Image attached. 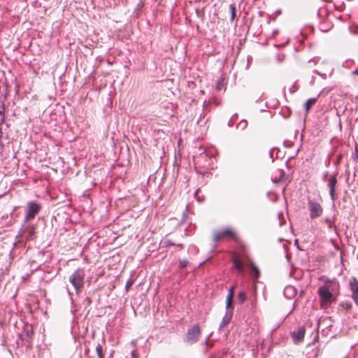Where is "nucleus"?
Returning <instances> with one entry per match:
<instances>
[{"mask_svg": "<svg viewBox=\"0 0 358 358\" xmlns=\"http://www.w3.org/2000/svg\"><path fill=\"white\" fill-rule=\"evenodd\" d=\"M338 290V288L328 285H322L318 288L319 303L322 310H327L336 301Z\"/></svg>", "mask_w": 358, "mask_h": 358, "instance_id": "f257e3e1", "label": "nucleus"}, {"mask_svg": "<svg viewBox=\"0 0 358 358\" xmlns=\"http://www.w3.org/2000/svg\"><path fill=\"white\" fill-rule=\"evenodd\" d=\"M231 240L242 245L243 242L236 231L231 228H227L221 231H216L213 234V241L215 243L223 241Z\"/></svg>", "mask_w": 358, "mask_h": 358, "instance_id": "f03ea898", "label": "nucleus"}, {"mask_svg": "<svg viewBox=\"0 0 358 358\" xmlns=\"http://www.w3.org/2000/svg\"><path fill=\"white\" fill-rule=\"evenodd\" d=\"M85 272L83 269L76 270L69 278V281L78 294L84 283Z\"/></svg>", "mask_w": 358, "mask_h": 358, "instance_id": "7ed1b4c3", "label": "nucleus"}, {"mask_svg": "<svg viewBox=\"0 0 358 358\" xmlns=\"http://www.w3.org/2000/svg\"><path fill=\"white\" fill-rule=\"evenodd\" d=\"M201 336V329L198 324H194L191 329H189L186 334L184 339V343L187 345H192L198 341L199 338Z\"/></svg>", "mask_w": 358, "mask_h": 358, "instance_id": "20e7f679", "label": "nucleus"}, {"mask_svg": "<svg viewBox=\"0 0 358 358\" xmlns=\"http://www.w3.org/2000/svg\"><path fill=\"white\" fill-rule=\"evenodd\" d=\"M308 207L310 211V217L311 219L318 217L322 214V207L318 202L309 200L308 203Z\"/></svg>", "mask_w": 358, "mask_h": 358, "instance_id": "39448f33", "label": "nucleus"}, {"mask_svg": "<svg viewBox=\"0 0 358 358\" xmlns=\"http://www.w3.org/2000/svg\"><path fill=\"white\" fill-rule=\"evenodd\" d=\"M27 214L25 216V220L27 222L34 218L41 209V206L34 201H31L27 203Z\"/></svg>", "mask_w": 358, "mask_h": 358, "instance_id": "423d86ee", "label": "nucleus"}, {"mask_svg": "<svg viewBox=\"0 0 358 358\" xmlns=\"http://www.w3.org/2000/svg\"><path fill=\"white\" fill-rule=\"evenodd\" d=\"M337 184V178L335 175H332L328 179V187L329 188V194L333 201H335L336 197V187Z\"/></svg>", "mask_w": 358, "mask_h": 358, "instance_id": "0eeeda50", "label": "nucleus"}, {"mask_svg": "<svg viewBox=\"0 0 358 358\" xmlns=\"http://www.w3.org/2000/svg\"><path fill=\"white\" fill-rule=\"evenodd\" d=\"M350 287L352 292V297L358 304V280L355 278H352L350 280Z\"/></svg>", "mask_w": 358, "mask_h": 358, "instance_id": "6e6552de", "label": "nucleus"}, {"mask_svg": "<svg viewBox=\"0 0 358 358\" xmlns=\"http://www.w3.org/2000/svg\"><path fill=\"white\" fill-rule=\"evenodd\" d=\"M306 329L303 327H300L296 331L292 332V338L295 343H301L303 341Z\"/></svg>", "mask_w": 358, "mask_h": 358, "instance_id": "1a4fd4ad", "label": "nucleus"}, {"mask_svg": "<svg viewBox=\"0 0 358 358\" xmlns=\"http://www.w3.org/2000/svg\"><path fill=\"white\" fill-rule=\"evenodd\" d=\"M232 262L234 267L238 271V273H242L244 271V266L237 255H234L232 257Z\"/></svg>", "mask_w": 358, "mask_h": 358, "instance_id": "9d476101", "label": "nucleus"}, {"mask_svg": "<svg viewBox=\"0 0 358 358\" xmlns=\"http://www.w3.org/2000/svg\"><path fill=\"white\" fill-rule=\"evenodd\" d=\"M320 280L324 282L323 285H328L330 287H336L339 289V284L335 280H330L326 276H321Z\"/></svg>", "mask_w": 358, "mask_h": 358, "instance_id": "9b49d317", "label": "nucleus"}, {"mask_svg": "<svg viewBox=\"0 0 358 358\" xmlns=\"http://www.w3.org/2000/svg\"><path fill=\"white\" fill-rule=\"evenodd\" d=\"M251 275L256 279L259 277V271L253 262L250 263Z\"/></svg>", "mask_w": 358, "mask_h": 358, "instance_id": "f8f14e48", "label": "nucleus"}, {"mask_svg": "<svg viewBox=\"0 0 358 358\" xmlns=\"http://www.w3.org/2000/svg\"><path fill=\"white\" fill-rule=\"evenodd\" d=\"M231 320V313H227L222 318L220 323V329H222L227 324L229 323Z\"/></svg>", "mask_w": 358, "mask_h": 358, "instance_id": "ddd939ff", "label": "nucleus"}, {"mask_svg": "<svg viewBox=\"0 0 358 358\" xmlns=\"http://www.w3.org/2000/svg\"><path fill=\"white\" fill-rule=\"evenodd\" d=\"M216 90H222L224 89L225 90V78H219L216 82V86H215Z\"/></svg>", "mask_w": 358, "mask_h": 358, "instance_id": "4468645a", "label": "nucleus"}, {"mask_svg": "<svg viewBox=\"0 0 358 358\" xmlns=\"http://www.w3.org/2000/svg\"><path fill=\"white\" fill-rule=\"evenodd\" d=\"M317 99L316 98H311L308 99V101L306 103L305 107L306 112L308 113L310 108L316 103Z\"/></svg>", "mask_w": 358, "mask_h": 358, "instance_id": "2eb2a0df", "label": "nucleus"}, {"mask_svg": "<svg viewBox=\"0 0 358 358\" xmlns=\"http://www.w3.org/2000/svg\"><path fill=\"white\" fill-rule=\"evenodd\" d=\"M229 10L230 13V20L233 21L236 17V7L234 4H230L229 6Z\"/></svg>", "mask_w": 358, "mask_h": 358, "instance_id": "dca6fc26", "label": "nucleus"}, {"mask_svg": "<svg viewBox=\"0 0 358 358\" xmlns=\"http://www.w3.org/2000/svg\"><path fill=\"white\" fill-rule=\"evenodd\" d=\"M238 300L241 303H243L246 300V294L244 292H240L238 294Z\"/></svg>", "mask_w": 358, "mask_h": 358, "instance_id": "f3484780", "label": "nucleus"}, {"mask_svg": "<svg viewBox=\"0 0 358 358\" xmlns=\"http://www.w3.org/2000/svg\"><path fill=\"white\" fill-rule=\"evenodd\" d=\"M4 118V106L3 104H0V125L3 122Z\"/></svg>", "mask_w": 358, "mask_h": 358, "instance_id": "a211bd4d", "label": "nucleus"}, {"mask_svg": "<svg viewBox=\"0 0 358 358\" xmlns=\"http://www.w3.org/2000/svg\"><path fill=\"white\" fill-rule=\"evenodd\" d=\"M233 298L234 297H232V296H227V299H226V308L227 309L232 308Z\"/></svg>", "mask_w": 358, "mask_h": 358, "instance_id": "6ab92c4d", "label": "nucleus"}, {"mask_svg": "<svg viewBox=\"0 0 358 358\" xmlns=\"http://www.w3.org/2000/svg\"><path fill=\"white\" fill-rule=\"evenodd\" d=\"M96 351L99 358H103V355L102 354V347L100 344L96 345Z\"/></svg>", "mask_w": 358, "mask_h": 358, "instance_id": "aec40b11", "label": "nucleus"}, {"mask_svg": "<svg viewBox=\"0 0 358 358\" xmlns=\"http://www.w3.org/2000/svg\"><path fill=\"white\" fill-rule=\"evenodd\" d=\"M234 289H235V286L231 287L229 290V293H228L227 296L234 297Z\"/></svg>", "mask_w": 358, "mask_h": 358, "instance_id": "412c9836", "label": "nucleus"}, {"mask_svg": "<svg viewBox=\"0 0 358 358\" xmlns=\"http://www.w3.org/2000/svg\"><path fill=\"white\" fill-rule=\"evenodd\" d=\"M355 158L358 160V145L355 146Z\"/></svg>", "mask_w": 358, "mask_h": 358, "instance_id": "4be33fe9", "label": "nucleus"}, {"mask_svg": "<svg viewBox=\"0 0 358 358\" xmlns=\"http://www.w3.org/2000/svg\"><path fill=\"white\" fill-rule=\"evenodd\" d=\"M239 125H240V126H242V127H246V125H247V122H246V121H241V122L239 123Z\"/></svg>", "mask_w": 358, "mask_h": 358, "instance_id": "5701e85b", "label": "nucleus"}, {"mask_svg": "<svg viewBox=\"0 0 358 358\" xmlns=\"http://www.w3.org/2000/svg\"><path fill=\"white\" fill-rule=\"evenodd\" d=\"M132 285V282L130 281H128L126 285V288L128 289L129 287H131Z\"/></svg>", "mask_w": 358, "mask_h": 358, "instance_id": "b1692460", "label": "nucleus"}, {"mask_svg": "<svg viewBox=\"0 0 358 358\" xmlns=\"http://www.w3.org/2000/svg\"><path fill=\"white\" fill-rule=\"evenodd\" d=\"M185 265H186V264H182V263L180 262V267L185 266Z\"/></svg>", "mask_w": 358, "mask_h": 358, "instance_id": "393cba45", "label": "nucleus"}, {"mask_svg": "<svg viewBox=\"0 0 358 358\" xmlns=\"http://www.w3.org/2000/svg\"><path fill=\"white\" fill-rule=\"evenodd\" d=\"M354 73L358 74V71H356L354 72Z\"/></svg>", "mask_w": 358, "mask_h": 358, "instance_id": "a878e982", "label": "nucleus"}, {"mask_svg": "<svg viewBox=\"0 0 358 358\" xmlns=\"http://www.w3.org/2000/svg\"><path fill=\"white\" fill-rule=\"evenodd\" d=\"M245 258H246L247 259H249V257H248V256H247V255H245Z\"/></svg>", "mask_w": 358, "mask_h": 358, "instance_id": "bb28decb", "label": "nucleus"}]
</instances>
